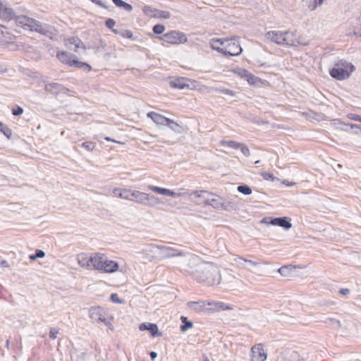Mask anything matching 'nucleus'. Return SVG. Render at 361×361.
I'll return each mask as SVG.
<instances>
[{
    "instance_id": "nucleus-1",
    "label": "nucleus",
    "mask_w": 361,
    "mask_h": 361,
    "mask_svg": "<svg viewBox=\"0 0 361 361\" xmlns=\"http://www.w3.org/2000/svg\"><path fill=\"white\" fill-rule=\"evenodd\" d=\"M190 276L194 281L208 286L219 285L221 280L220 271L213 263L208 262H203Z\"/></svg>"
},
{
    "instance_id": "nucleus-2",
    "label": "nucleus",
    "mask_w": 361,
    "mask_h": 361,
    "mask_svg": "<svg viewBox=\"0 0 361 361\" xmlns=\"http://www.w3.org/2000/svg\"><path fill=\"white\" fill-rule=\"evenodd\" d=\"M211 48L228 56H239L243 49L236 37L212 38L209 41Z\"/></svg>"
},
{
    "instance_id": "nucleus-3",
    "label": "nucleus",
    "mask_w": 361,
    "mask_h": 361,
    "mask_svg": "<svg viewBox=\"0 0 361 361\" xmlns=\"http://www.w3.org/2000/svg\"><path fill=\"white\" fill-rule=\"evenodd\" d=\"M13 19L15 20L16 25L24 30L37 32L42 35H45L48 32L47 29L40 22L34 18L26 16H14Z\"/></svg>"
},
{
    "instance_id": "nucleus-4",
    "label": "nucleus",
    "mask_w": 361,
    "mask_h": 361,
    "mask_svg": "<svg viewBox=\"0 0 361 361\" xmlns=\"http://www.w3.org/2000/svg\"><path fill=\"white\" fill-rule=\"evenodd\" d=\"M104 254L100 252L92 253L90 255L86 253H80L78 255V264L86 269H94L95 270L102 267V260H104Z\"/></svg>"
},
{
    "instance_id": "nucleus-5",
    "label": "nucleus",
    "mask_w": 361,
    "mask_h": 361,
    "mask_svg": "<svg viewBox=\"0 0 361 361\" xmlns=\"http://www.w3.org/2000/svg\"><path fill=\"white\" fill-rule=\"evenodd\" d=\"M355 70V67L351 63L340 61L329 71V74L338 80H344L348 79Z\"/></svg>"
},
{
    "instance_id": "nucleus-6",
    "label": "nucleus",
    "mask_w": 361,
    "mask_h": 361,
    "mask_svg": "<svg viewBox=\"0 0 361 361\" xmlns=\"http://www.w3.org/2000/svg\"><path fill=\"white\" fill-rule=\"evenodd\" d=\"M57 59L62 63L68 66H74L78 68H84L87 71L92 70V67L85 62H82L75 59V56L66 51H59L56 55Z\"/></svg>"
},
{
    "instance_id": "nucleus-7",
    "label": "nucleus",
    "mask_w": 361,
    "mask_h": 361,
    "mask_svg": "<svg viewBox=\"0 0 361 361\" xmlns=\"http://www.w3.org/2000/svg\"><path fill=\"white\" fill-rule=\"evenodd\" d=\"M195 197H204V201H198V204L209 205L214 208H223L222 198L213 192L207 190L195 191Z\"/></svg>"
},
{
    "instance_id": "nucleus-8",
    "label": "nucleus",
    "mask_w": 361,
    "mask_h": 361,
    "mask_svg": "<svg viewBox=\"0 0 361 361\" xmlns=\"http://www.w3.org/2000/svg\"><path fill=\"white\" fill-rule=\"evenodd\" d=\"M89 316L90 319L96 322H102L106 325L111 324L114 317L108 310L101 307L95 306L89 310Z\"/></svg>"
},
{
    "instance_id": "nucleus-9",
    "label": "nucleus",
    "mask_w": 361,
    "mask_h": 361,
    "mask_svg": "<svg viewBox=\"0 0 361 361\" xmlns=\"http://www.w3.org/2000/svg\"><path fill=\"white\" fill-rule=\"evenodd\" d=\"M307 42H305L302 37L296 32L290 30L283 31V46L298 47L307 46Z\"/></svg>"
},
{
    "instance_id": "nucleus-10",
    "label": "nucleus",
    "mask_w": 361,
    "mask_h": 361,
    "mask_svg": "<svg viewBox=\"0 0 361 361\" xmlns=\"http://www.w3.org/2000/svg\"><path fill=\"white\" fill-rule=\"evenodd\" d=\"M160 39L168 44L175 45L185 44L188 41V38L183 32L176 30L165 33Z\"/></svg>"
},
{
    "instance_id": "nucleus-11",
    "label": "nucleus",
    "mask_w": 361,
    "mask_h": 361,
    "mask_svg": "<svg viewBox=\"0 0 361 361\" xmlns=\"http://www.w3.org/2000/svg\"><path fill=\"white\" fill-rule=\"evenodd\" d=\"M132 201L148 204L149 206H153L159 202V199L155 196L136 190L135 191Z\"/></svg>"
},
{
    "instance_id": "nucleus-12",
    "label": "nucleus",
    "mask_w": 361,
    "mask_h": 361,
    "mask_svg": "<svg viewBox=\"0 0 361 361\" xmlns=\"http://www.w3.org/2000/svg\"><path fill=\"white\" fill-rule=\"evenodd\" d=\"M267 354L262 343H258L251 348L252 361H265Z\"/></svg>"
},
{
    "instance_id": "nucleus-13",
    "label": "nucleus",
    "mask_w": 361,
    "mask_h": 361,
    "mask_svg": "<svg viewBox=\"0 0 361 361\" xmlns=\"http://www.w3.org/2000/svg\"><path fill=\"white\" fill-rule=\"evenodd\" d=\"M102 267L99 268L98 271L103 273L111 274L116 272L119 269V264L118 262L109 259L104 255V260H102Z\"/></svg>"
},
{
    "instance_id": "nucleus-14",
    "label": "nucleus",
    "mask_w": 361,
    "mask_h": 361,
    "mask_svg": "<svg viewBox=\"0 0 361 361\" xmlns=\"http://www.w3.org/2000/svg\"><path fill=\"white\" fill-rule=\"evenodd\" d=\"M16 37L6 26L0 24V43L11 44L16 42Z\"/></svg>"
},
{
    "instance_id": "nucleus-15",
    "label": "nucleus",
    "mask_w": 361,
    "mask_h": 361,
    "mask_svg": "<svg viewBox=\"0 0 361 361\" xmlns=\"http://www.w3.org/2000/svg\"><path fill=\"white\" fill-rule=\"evenodd\" d=\"M147 117L150 118L157 125L166 126L169 123L176 125V122L154 111L147 113Z\"/></svg>"
},
{
    "instance_id": "nucleus-16",
    "label": "nucleus",
    "mask_w": 361,
    "mask_h": 361,
    "mask_svg": "<svg viewBox=\"0 0 361 361\" xmlns=\"http://www.w3.org/2000/svg\"><path fill=\"white\" fill-rule=\"evenodd\" d=\"M265 36L269 41L274 42L279 45H283V31H269L266 33Z\"/></svg>"
},
{
    "instance_id": "nucleus-17",
    "label": "nucleus",
    "mask_w": 361,
    "mask_h": 361,
    "mask_svg": "<svg viewBox=\"0 0 361 361\" xmlns=\"http://www.w3.org/2000/svg\"><path fill=\"white\" fill-rule=\"evenodd\" d=\"M64 44L66 47H68L69 45L72 44L75 47V51H77V49H85V46L82 41L76 36L71 37L64 39Z\"/></svg>"
},
{
    "instance_id": "nucleus-18",
    "label": "nucleus",
    "mask_w": 361,
    "mask_h": 361,
    "mask_svg": "<svg viewBox=\"0 0 361 361\" xmlns=\"http://www.w3.org/2000/svg\"><path fill=\"white\" fill-rule=\"evenodd\" d=\"M13 17L14 12L13 9L6 7L0 2V18L4 20L10 21L13 19Z\"/></svg>"
},
{
    "instance_id": "nucleus-19",
    "label": "nucleus",
    "mask_w": 361,
    "mask_h": 361,
    "mask_svg": "<svg viewBox=\"0 0 361 361\" xmlns=\"http://www.w3.org/2000/svg\"><path fill=\"white\" fill-rule=\"evenodd\" d=\"M210 306L211 307H209V309L208 310L209 312L233 310V307L231 306L226 305L222 302L210 301Z\"/></svg>"
},
{
    "instance_id": "nucleus-20",
    "label": "nucleus",
    "mask_w": 361,
    "mask_h": 361,
    "mask_svg": "<svg viewBox=\"0 0 361 361\" xmlns=\"http://www.w3.org/2000/svg\"><path fill=\"white\" fill-rule=\"evenodd\" d=\"M135 190H132L130 189H120L116 188L114 190V193L116 195H118L121 198L132 200L133 199V195Z\"/></svg>"
},
{
    "instance_id": "nucleus-21",
    "label": "nucleus",
    "mask_w": 361,
    "mask_h": 361,
    "mask_svg": "<svg viewBox=\"0 0 361 361\" xmlns=\"http://www.w3.org/2000/svg\"><path fill=\"white\" fill-rule=\"evenodd\" d=\"M139 329L140 331H149L151 334V336L154 337L155 336H161V334L159 333L158 326L155 324H151V323H142L140 326Z\"/></svg>"
},
{
    "instance_id": "nucleus-22",
    "label": "nucleus",
    "mask_w": 361,
    "mask_h": 361,
    "mask_svg": "<svg viewBox=\"0 0 361 361\" xmlns=\"http://www.w3.org/2000/svg\"><path fill=\"white\" fill-rule=\"evenodd\" d=\"M148 189L157 194L164 195L171 197H179L180 195L174 192L173 191L166 189L161 188L158 186L148 185Z\"/></svg>"
},
{
    "instance_id": "nucleus-23",
    "label": "nucleus",
    "mask_w": 361,
    "mask_h": 361,
    "mask_svg": "<svg viewBox=\"0 0 361 361\" xmlns=\"http://www.w3.org/2000/svg\"><path fill=\"white\" fill-rule=\"evenodd\" d=\"M290 219L288 217L275 218L271 221V224L274 226H281L285 229L291 228L292 224L290 222Z\"/></svg>"
},
{
    "instance_id": "nucleus-24",
    "label": "nucleus",
    "mask_w": 361,
    "mask_h": 361,
    "mask_svg": "<svg viewBox=\"0 0 361 361\" xmlns=\"http://www.w3.org/2000/svg\"><path fill=\"white\" fill-rule=\"evenodd\" d=\"M163 251L164 255L166 257H181L184 255V252L181 250H177L171 247H163Z\"/></svg>"
},
{
    "instance_id": "nucleus-25",
    "label": "nucleus",
    "mask_w": 361,
    "mask_h": 361,
    "mask_svg": "<svg viewBox=\"0 0 361 361\" xmlns=\"http://www.w3.org/2000/svg\"><path fill=\"white\" fill-rule=\"evenodd\" d=\"M184 82L185 77H176L169 82V85L172 88L182 90L184 89Z\"/></svg>"
},
{
    "instance_id": "nucleus-26",
    "label": "nucleus",
    "mask_w": 361,
    "mask_h": 361,
    "mask_svg": "<svg viewBox=\"0 0 361 361\" xmlns=\"http://www.w3.org/2000/svg\"><path fill=\"white\" fill-rule=\"evenodd\" d=\"M184 83V88H187L190 90H200V85L199 82L195 80L185 77Z\"/></svg>"
},
{
    "instance_id": "nucleus-27",
    "label": "nucleus",
    "mask_w": 361,
    "mask_h": 361,
    "mask_svg": "<svg viewBox=\"0 0 361 361\" xmlns=\"http://www.w3.org/2000/svg\"><path fill=\"white\" fill-rule=\"evenodd\" d=\"M246 80L250 85H261L264 83V80H262L258 77H256L251 73L248 75V77L247 78Z\"/></svg>"
},
{
    "instance_id": "nucleus-28",
    "label": "nucleus",
    "mask_w": 361,
    "mask_h": 361,
    "mask_svg": "<svg viewBox=\"0 0 361 361\" xmlns=\"http://www.w3.org/2000/svg\"><path fill=\"white\" fill-rule=\"evenodd\" d=\"M191 305L196 306L195 308L202 311H207L209 308H207V306H210V301L202 300L198 302H192Z\"/></svg>"
},
{
    "instance_id": "nucleus-29",
    "label": "nucleus",
    "mask_w": 361,
    "mask_h": 361,
    "mask_svg": "<svg viewBox=\"0 0 361 361\" xmlns=\"http://www.w3.org/2000/svg\"><path fill=\"white\" fill-rule=\"evenodd\" d=\"M295 268L293 265L282 266L278 269V272L283 276H288Z\"/></svg>"
},
{
    "instance_id": "nucleus-30",
    "label": "nucleus",
    "mask_w": 361,
    "mask_h": 361,
    "mask_svg": "<svg viewBox=\"0 0 361 361\" xmlns=\"http://www.w3.org/2000/svg\"><path fill=\"white\" fill-rule=\"evenodd\" d=\"M112 1L117 7L123 8L124 10L127 11H131L133 10V7L130 4L122 0H112Z\"/></svg>"
},
{
    "instance_id": "nucleus-31",
    "label": "nucleus",
    "mask_w": 361,
    "mask_h": 361,
    "mask_svg": "<svg viewBox=\"0 0 361 361\" xmlns=\"http://www.w3.org/2000/svg\"><path fill=\"white\" fill-rule=\"evenodd\" d=\"M221 145L222 146H226L233 149H239L241 146V144L239 142H237L234 140H221L220 142Z\"/></svg>"
},
{
    "instance_id": "nucleus-32",
    "label": "nucleus",
    "mask_w": 361,
    "mask_h": 361,
    "mask_svg": "<svg viewBox=\"0 0 361 361\" xmlns=\"http://www.w3.org/2000/svg\"><path fill=\"white\" fill-rule=\"evenodd\" d=\"M233 73H234L235 75L245 80L247 79L248 75L250 73V72H249L247 70L240 68H237L233 70Z\"/></svg>"
},
{
    "instance_id": "nucleus-33",
    "label": "nucleus",
    "mask_w": 361,
    "mask_h": 361,
    "mask_svg": "<svg viewBox=\"0 0 361 361\" xmlns=\"http://www.w3.org/2000/svg\"><path fill=\"white\" fill-rule=\"evenodd\" d=\"M171 17V13L166 11H161L157 9L154 18L169 19Z\"/></svg>"
},
{
    "instance_id": "nucleus-34",
    "label": "nucleus",
    "mask_w": 361,
    "mask_h": 361,
    "mask_svg": "<svg viewBox=\"0 0 361 361\" xmlns=\"http://www.w3.org/2000/svg\"><path fill=\"white\" fill-rule=\"evenodd\" d=\"M156 8H154L149 6H145L142 8V12L144 14L149 18H154V14L156 13Z\"/></svg>"
},
{
    "instance_id": "nucleus-35",
    "label": "nucleus",
    "mask_w": 361,
    "mask_h": 361,
    "mask_svg": "<svg viewBox=\"0 0 361 361\" xmlns=\"http://www.w3.org/2000/svg\"><path fill=\"white\" fill-rule=\"evenodd\" d=\"M0 131L7 137L11 138L12 130L5 124L0 122Z\"/></svg>"
},
{
    "instance_id": "nucleus-36",
    "label": "nucleus",
    "mask_w": 361,
    "mask_h": 361,
    "mask_svg": "<svg viewBox=\"0 0 361 361\" xmlns=\"http://www.w3.org/2000/svg\"><path fill=\"white\" fill-rule=\"evenodd\" d=\"M182 322L184 324L180 326V329L182 331H185L187 329L192 327V323L191 322L188 321L187 317L182 316L180 317Z\"/></svg>"
},
{
    "instance_id": "nucleus-37",
    "label": "nucleus",
    "mask_w": 361,
    "mask_h": 361,
    "mask_svg": "<svg viewBox=\"0 0 361 361\" xmlns=\"http://www.w3.org/2000/svg\"><path fill=\"white\" fill-rule=\"evenodd\" d=\"M96 142L92 141H86L82 143V147L89 152H92L96 148Z\"/></svg>"
},
{
    "instance_id": "nucleus-38",
    "label": "nucleus",
    "mask_w": 361,
    "mask_h": 361,
    "mask_svg": "<svg viewBox=\"0 0 361 361\" xmlns=\"http://www.w3.org/2000/svg\"><path fill=\"white\" fill-rule=\"evenodd\" d=\"M105 25L106 26L110 29L115 34H118L119 32L116 30V29H114V26L116 25V21L112 19V18H108L106 22H105Z\"/></svg>"
},
{
    "instance_id": "nucleus-39",
    "label": "nucleus",
    "mask_w": 361,
    "mask_h": 361,
    "mask_svg": "<svg viewBox=\"0 0 361 361\" xmlns=\"http://www.w3.org/2000/svg\"><path fill=\"white\" fill-rule=\"evenodd\" d=\"M238 191L244 195H250L252 193L251 188L246 185H239L238 187Z\"/></svg>"
},
{
    "instance_id": "nucleus-40",
    "label": "nucleus",
    "mask_w": 361,
    "mask_h": 361,
    "mask_svg": "<svg viewBox=\"0 0 361 361\" xmlns=\"http://www.w3.org/2000/svg\"><path fill=\"white\" fill-rule=\"evenodd\" d=\"M45 256L44 252L40 250H37L35 255H30V259L32 261L35 260L37 258H42Z\"/></svg>"
},
{
    "instance_id": "nucleus-41",
    "label": "nucleus",
    "mask_w": 361,
    "mask_h": 361,
    "mask_svg": "<svg viewBox=\"0 0 361 361\" xmlns=\"http://www.w3.org/2000/svg\"><path fill=\"white\" fill-rule=\"evenodd\" d=\"M152 30L155 34H162L165 30V27L163 25L157 24L153 27Z\"/></svg>"
},
{
    "instance_id": "nucleus-42",
    "label": "nucleus",
    "mask_w": 361,
    "mask_h": 361,
    "mask_svg": "<svg viewBox=\"0 0 361 361\" xmlns=\"http://www.w3.org/2000/svg\"><path fill=\"white\" fill-rule=\"evenodd\" d=\"M261 176L267 180H271L274 181L276 180V177L274 176L273 173H267V172H262L260 173Z\"/></svg>"
},
{
    "instance_id": "nucleus-43",
    "label": "nucleus",
    "mask_w": 361,
    "mask_h": 361,
    "mask_svg": "<svg viewBox=\"0 0 361 361\" xmlns=\"http://www.w3.org/2000/svg\"><path fill=\"white\" fill-rule=\"evenodd\" d=\"M118 35H120L123 38L131 39L133 37V32L130 30H125L122 32H119Z\"/></svg>"
},
{
    "instance_id": "nucleus-44",
    "label": "nucleus",
    "mask_w": 361,
    "mask_h": 361,
    "mask_svg": "<svg viewBox=\"0 0 361 361\" xmlns=\"http://www.w3.org/2000/svg\"><path fill=\"white\" fill-rule=\"evenodd\" d=\"M59 333V330L56 328H51L49 331V338L51 339H55Z\"/></svg>"
},
{
    "instance_id": "nucleus-45",
    "label": "nucleus",
    "mask_w": 361,
    "mask_h": 361,
    "mask_svg": "<svg viewBox=\"0 0 361 361\" xmlns=\"http://www.w3.org/2000/svg\"><path fill=\"white\" fill-rule=\"evenodd\" d=\"M111 300L115 303H122V300L119 298L117 293H112L111 295Z\"/></svg>"
},
{
    "instance_id": "nucleus-46",
    "label": "nucleus",
    "mask_w": 361,
    "mask_h": 361,
    "mask_svg": "<svg viewBox=\"0 0 361 361\" xmlns=\"http://www.w3.org/2000/svg\"><path fill=\"white\" fill-rule=\"evenodd\" d=\"M23 113V109L20 106H16V108L13 109L12 114L14 116H19L21 115Z\"/></svg>"
},
{
    "instance_id": "nucleus-47",
    "label": "nucleus",
    "mask_w": 361,
    "mask_h": 361,
    "mask_svg": "<svg viewBox=\"0 0 361 361\" xmlns=\"http://www.w3.org/2000/svg\"><path fill=\"white\" fill-rule=\"evenodd\" d=\"M240 149L242 152V153L245 155V156H249L250 155V149L249 148L245 146V145H243L241 144V146L240 147Z\"/></svg>"
},
{
    "instance_id": "nucleus-48",
    "label": "nucleus",
    "mask_w": 361,
    "mask_h": 361,
    "mask_svg": "<svg viewBox=\"0 0 361 361\" xmlns=\"http://www.w3.org/2000/svg\"><path fill=\"white\" fill-rule=\"evenodd\" d=\"M219 92L223 93V94H228L230 96H234L235 95V92L233 90H228V89H222V90H220Z\"/></svg>"
},
{
    "instance_id": "nucleus-49",
    "label": "nucleus",
    "mask_w": 361,
    "mask_h": 361,
    "mask_svg": "<svg viewBox=\"0 0 361 361\" xmlns=\"http://www.w3.org/2000/svg\"><path fill=\"white\" fill-rule=\"evenodd\" d=\"M166 126H169L170 128H171L173 130H176V129L180 128V125L177 123H176V125H174L173 123H170V124L169 123V124H166Z\"/></svg>"
},
{
    "instance_id": "nucleus-50",
    "label": "nucleus",
    "mask_w": 361,
    "mask_h": 361,
    "mask_svg": "<svg viewBox=\"0 0 361 361\" xmlns=\"http://www.w3.org/2000/svg\"><path fill=\"white\" fill-rule=\"evenodd\" d=\"M339 293L343 295H346L350 293V290L348 288H341L339 290Z\"/></svg>"
},
{
    "instance_id": "nucleus-51",
    "label": "nucleus",
    "mask_w": 361,
    "mask_h": 361,
    "mask_svg": "<svg viewBox=\"0 0 361 361\" xmlns=\"http://www.w3.org/2000/svg\"><path fill=\"white\" fill-rule=\"evenodd\" d=\"M92 3L99 6H102V7H104V4H102V0H90Z\"/></svg>"
},
{
    "instance_id": "nucleus-52",
    "label": "nucleus",
    "mask_w": 361,
    "mask_h": 361,
    "mask_svg": "<svg viewBox=\"0 0 361 361\" xmlns=\"http://www.w3.org/2000/svg\"><path fill=\"white\" fill-rule=\"evenodd\" d=\"M239 259H241V260H243V261H244V262H249V263H250V264H253V265H256V264H257V262H253V261H252V260H247V259H245V258H243V257H239Z\"/></svg>"
},
{
    "instance_id": "nucleus-53",
    "label": "nucleus",
    "mask_w": 361,
    "mask_h": 361,
    "mask_svg": "<svg viewBox=\"0 0 361 361\" xmlns=\"http://www.w3.org/2000/svg\"><path fill=\"white\" fill-rule=\"evenodd\" d=\"M283 183L287 186H292L295 185V183L288 182V180H283Z\"/></svg>"
},
{
    "instance_id": "nucleus-54",
    "label": "nucleus",
    "mask_w": 361,
    "mask_h": 361,
    "mask_svg": "<svg viewBox=\"0 0 361 361\" xmlns=\"http://www.w3.org/2000/svg\"><path fill=\"white\" fill-rule=\"evenodd\" d=\"M353 119L356 121H358V122H360L361 123V116H354L353 117Z\"/></svg>"
},
{
    "instance_id": "nucleus-55",
    "label": "nucleus",
    "mask_w": 361,
    "mask_h": 361,
    "mask_svg": "<svg viewBox=\"0 0 361 361\" xmlns=\"http://www.w3.org/2000/svg\"><path fill=\"white\" fill-rule=\"evenodd\" d=\"M149 355H150V357H151V358H152V360H154V358H156V357H157V353H155V352H154V351L151 352Z\"/></svg>"
},
{
    "instance_id": "nucleus-56",
    "label": "nucleus",
    "mask_w": 361,
    "mask_h": 361,
    "mask_svg": "<svg viewBox=\"0 0 361 361\" xmlns=\"http://www.w3.org/2000/svg\"><path fill=\"white\" fill-rule=\"evenodd\" d=\"M104 139L106 140V141H111V142H118V143H121L120 142H118V141H116L111 138H110L109 137H104Z\"/></svg>"
},
{
    "instance_id": "nucleus-57",
    "label": "nucleus",
    "mask_w": 361,
    "mask_h": 361,
    "mask_svg": "<svg viewBox=\"0 0 361 361\" xmlns=\"http://www.w3.org/2000/svg\"><path fill=\"white\" fill-rule=\"evenodd\" d=\"M324 1V0H317V1H316V4H317V5H321V4H323Z\"/></svg>"
},
{
    "instance_id": "nucleus-58",
    "label": "nucleus",
    "mask_w": 361,
    "mask_h": 361,
    "mask_svg": "<svg viewBox=\"0 0 361 361\" xmlns=\"http://www.w3.org/2000/svg\"><path fill=\"white\" fill-rule=\"evenodd\" d=\"M197 199V202L198 201H204V197H196Z\"/></svg>"
},
{
    "instance_id": "nucleus-59",
    "label": "nucleus",
    "mask_w": 361,
    "mask_h": 361,
    "mask_svg": "<svg viewBox=\"0 0 361 361\" xmlns=\"http://www.w3.org/2000/svg\"><path fill=\"white\" fill-rule=\"evenodd\" d=\"M203 361H210L209 359L207 356L203 357Z\"/></svg>"
},
{
    "instance_id": "nucleus-60",
    "label": "nucleus",
    "mask_w": 361,
    "mask_h": 361,
    "mask_svg": "<svg viewBox=\"0 0 361 361\" xmlns=\"http://www.w3.org/2000/svg\"><path fill=\"white\" fill-rule=\"evenodd\" d=\"M59 85L58 83H53V84H51L50 86L51 87H56V86H59Z\"/></svg>"
},
{
    "instance_id": "nucleus-61",
    "label": "nucleus",
    "mask_w": 361,
    "mask_h": 361,
    "mask_svg": "<svg viewBox=\"0 0 361 361\" xmlns=\"http://www.w3.org/2000/svg\"><path fill=\"white\" fill-rule=\"evenodd\" d=\"M355 127H356V128H357V125H353V124H352V125H351V128H355Z\"/></svg>"
}]
</instances>
